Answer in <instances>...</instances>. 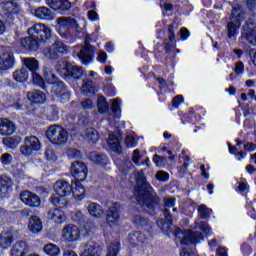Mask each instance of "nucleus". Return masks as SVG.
Instances as JSON below:
<instances>
[{"label":"nucleus","instance_id":"6e6552de","mask_svg":"<svg viewBox=\"0 0 256 256\" xmlns=\"http://www.w3.org/2000/svg\"><path fill=\"white\" fill-rule=\"evenodd\" d=\"M55 29L62 39L71 37V29H79L77 19L71 17H59L56 20Z\"/></svg>","mask_w":256,"mask_h":256},{"label":"nucleus","instance_id":"423d86ee","mask_svg":"<svg viewBox=\"0 0 256 256\" xmlns=\"http://www.w3.org/2000/svg\"><path fill=\"white\" fill-rule=\"evenodd\" d=\"M54 191L56 194H53L50 197V203H52L54 207L65 209V207H67V200H65V197L71 195V191H73L72 184H69L66 180H58L54 184Z\"/></svg>","mask_w":256,"mask_h":256},{"label":"nucleus","instance_id":"680f3d73","mask_svg":"<svg viewBox=\"0 0 256 256\" xmlns=\"http://www.w3.org/2000/svg\"><path fill=\"white\" fill-rule=\"evenodd\" d=\"M185 101V98L183 97V95H177L172 99V107H174V109H179V105H181V103H183Z\"/></svg>","mask_w":256,"mask_h":256},{"label":"nucleus","instance_id":"a878e982","mask_svg":"<svg viewBox=\"0 0 256 256\" xmlns=\"http://www.w3.org/2000/svg\"><path fill=\"white\" fill-rule=\"evenodd\" d=\"M15 65V55L13 52H4L0 55V71H9Z\"/></svg>","mask_w":256,"mask_h":256},{"label":"nucleus","instance_id":"dca6fc26","mask_svg":"<svg viewBox=\"0 0 256 256\" xmlns=\"http://www.w3.org/2000/svg\"><path fill=\"white\" fill-rule=\"evenodd\" d=\"M13 193V179L7 175L0 176V199H8ZM4 209L0 207V217L4 213Z\"/></svg>","mask_w":256,"mask_h":256},{"label":"nucleus","instance_id":"a211bd4d","mask_svg":"<svg viewBox=\"0 0 256 256\" xmlns=\"http://www.w3.org/2000/svg\"><path fill=\"white\" fill-rule=\"evenodd\" d=\"M78 225L84 237H91L95 233V222L88 220L81 212L76 213Z\"/></svg>","mask_w":256,"mask_h":256},{"label":"nucleus","instance_id":"ddd939ff","mask_svg":"<svg viewBox=\"0 0 256 256\" xmlns=\"http://www.w3.org/2000/svg\"><path fill=\"white\" fill-rule=\"evenodd\" d=\"M41 150V141L37 136H28L24 139V145L20 147V153L29 157L33 153Z\"/></svg>","mask_w":256,"mask_h":256},{"label":"nucleus","instance_id":"603ef678","mask_svg":"<svg viewBox=\"0 0 256 256\" xmlns=\"http://www.w3.org/2000/svg\"><path fill=\"white\" fill-rule=\"evenodd\" d=\"M102 91L106 95V97H115V95H117V89H115V86H113V84H108L104 86Z\"/></svg>","mask_w":256,"mask_h":256},{"label":"nucleus","instance_id":"cd10ccee","mask_svg":"<svg viewBox=\"0 0 256 256\" xmlns=\"http://www.w3.org/2000/svg\"><path fill=\"white\" fill-rule=\"evenodd\" d=\"M82 93L87 97L95 96L99 93V86L95 85L93 80L84 79L82 83Z\"/></svg>","mask_w":256,"mask_h":256},{"label":"nucleus","instance_id":"a18cd8bd","mask_svg":"<svg viewBox=\"0 0 256 256\" xmlns=\"http://www.w3.org/2000/svg\"><path fill=\"white\" fill-rule=\"evenodd\" d=\"M43 251L48 256H59V254L61 253V249L59 248V246L51 243L46 244L43 248Z\"/></svg>","mask_w":256,"mask_h":256},{"label":"nucleus","instance_id":"c756f323","mask_svg":"<svg viewBox=\"0 0 256 256\" xmlns=\"http://www.w3.org/2000/svg\"><path fill=\"white\" fill-rule=\"evenodd\" d=\"M32 75V83L35 85V87H39L43 91L47 92V86L49 85V82H47V78L51 76V74H48L43 78L39 73L34 72ZM46 79V80H45Z\"/></svg>","mask_w":256,"mask_h":256},{"label":"nucleus","instance_id":"aec40b11","mask_svg":"<svg viewBox=\"0 0 256 256\" xmlns=\"http://www.w3.org/2000/svg\"><path fill=\"white\" fill-rule=\"evenodd\" d=\"M241 38L247 41L250 45H256V24L247 22L242 27Z\"/></svg>","mask_w":256,"mask_h":256},{"label":"nucleus","instance_id":"7c9ffc66","mask_svg":"<svg viewBox=\"0 0 256 256\" xmlns=\"http://www.w3.org/2000/svg\"><path fill=\"white\" fill-rule=\"evenodd\" d=\"M157 225L166 235H175L177 233V228L173 231V220L159 219Z\"/></svg>","mask_w":256,"mask_h":256},{"label":"nucleus","instance_id":"f704fd0d","mask_svg":"<svg viewBox=\"0 0 256 256\" xmlns=\"http://www.w3.org/2000/svg\"><path fill=\"white\" fill-rule=\"evenodd\" d=\"M90 159L95 165H100V167H107L109 163V157L106 154H99L97 152H92Z\"/></svg>","mask_w":256,"mask_h":256},{"label":"nucleus","instance_id":"9d476101","mask_svg":"<svg viewBox=\"0 0 256 256\" xmlns=\"http://www.w3.org/2000/svg\"><path fill=\"white\" fill-rule=\"evenodd\" d=\"M207 111L203 106L190 107L188 113L183 114V111H179L178 115L181 117L183 125L190 123L191 125H197L203 120Z\"/></svg>","mask_w":256,"mask_h":256},{"label":"nucleus","instance_id":"58836bf2","mask_svg":"<svg viewBox=\"0 0 256 256\" xmlns=\"http://www.w3.org/2000/svg\"><path fill=\"white\" fill-rule=\"evenodd\" d=\"M46 119L48 121H59V107L52 104L46 110Z\"/></svg>","mask_w":256,"mask_h":256},{"label":"nucleus","instance_id":"412c9836","mask_svg":"<svg viewBox=\"0 0 256 256\" xmlns=\"http://www.w3.org/2000/svg\"><path fill=\"white\" fill-rule=\"evenodd\" d=\"M20 200L24 205L32 208L39 207L41 205V198L39 195L29 190H24L20 193Z\"/></svg>","mask_w":256,"mask_h":256},{"label":"nucleus","instance_id":"09e8293b","mask_svg":"<svg viewBox=\"0 0 256 256\" xmlns=\"http://www.w3.org/2000/svg\"><path fill=\"white\" fill-rule=\"evenodd\" d=\"M121 251V243H110L106 256H119Z\"/></svg>","mask_w":256,"mask_h":256},{"label":"nucleus","instance_id":"c85d7f7f","mask_svg":"<svg viewBox=\"0 0 256 256\" xmlns=\"http://www.w3.org/2000/svg\"><path fill=\"white\" fill-rule=\"evenodd\" d=\"M128 241L134 246L143 245L147 241V236L141 231L134 230L128 235Z\"/></svg>","mask_w":256,"mask_h":256},{"label":"nucleus","instance_id":"e2e57ef3","mask_svg":"<svg viewBox=\"0 0 256 256\" xmlns=\"http://www.w3.org/2000/svg\"><path fill=\"white\" fill-rule=\"evenodd\" d=\"M78 125H82L83 127L85 125H89V116L87 114H79L78 115Z\"/></svg>","mask_w":256,"mask_h":256},{"label":"nucleus","instance_id":"49530a36","mask_svg":"<svg viewBox=\"0 0 256 256\" xmlns=\"http://www.w3.org/2000/svg\"><path fill=\"white\" fill-rule=\"evenodd\" d=\"M175 29H177V22L173 21L171 24L167 26L166 33L168 35V41L170 43H177V39L175 36Z\"/></svg>","mask_w":256,"mask_h":256},{"label":"nucleus","instance_id":"c9c22d12","mask_svg":"<svg viewBox=\"0 0 256 256\" xmlns=\"http://www.w3.org/2000/svg\"><path fill=\"white\" fill-rule=\"evenodd\" d=\"M11 256H27V246L25 241L16 242L10 252Z\"/></svg>","mask_w":256,"mask_h":256},{"label":"nucleus","instance_id":"4be33fe9","mask_svg":"<svg viewBox=\"0 0 256 256\" xmlns=\"http://www.w3.org/2000/svg\"><path fill=\"white\" fill-rule=\"evenodd\" d=\"M119 219H121V203L114 202L106 213V223L113 227V224L117 223Z\"/></svg>","mask_w":256,"mask_h":256},{"label":"nucleus","instance_id":"69168bd1","mask_svg":"<svg viewBox=\"0 0 256 256\" xmlns=\"http://www.w3.org/2000/svg\"><path fill=\"white\" fill-rule=\"evenodd\" d=\"M126 147L134 148L137 145V139L133 136H127L124 140Z\"/></svg>","mask_w":256,"mask_h":256},{"label":"nucleus","instance_id":"b1692460","mask_svg":"<svg viewBox=\"0 0 256 256\" xmlns=\"http://www.w3.org/2000/svg\"><path fill=\"white\" fill-rule=\"evenodd\" d=\"M17 129L14 121L8 118H0V135L2 137H10Z\"/></svg>","mask_w":256,"mask_h":256},{"label":"nucleus","instance_id":"4c0bfd02","mask_svg":"<svg viewBox=\"0 0 256 256\" xmlns=\"http://www.w3.org/2000/svg\"><path fill=\"white\" fill-rule=\"evenodd\" d=\"M60 129L61 125L54 124L49 126L48 130L46 131V136L52 145H55V139H57Z\"/></svg>","mask_w":256,"mask_h":256},{"label":"nucleus","instance_id":"2eb2a0df","mask_svg":"<svg viewBox=\"0 0 256 256\" xmlns=\"http://www.w3.org/2000/svg\"><path fill=\"white\" fill-rule=\"evenodd\" d=\"M46 5L52 9L58 15H67L71 8L73 7V3L71 0H45Z\"/></svg>","mask_w":256,"mask_h":256},{"label":"nucleus","instance_id":"6e6d98bb","mask_svg":"<svg viewBox=\"0 0 256 256\" xmlns=\"http://www.w3.org/2000/svg\"><path fill=\"white\" fill-rule=\"evenodd\" d=\"M0 163L5 167L11 165L13 163V155L10 153H4L0 157Z\"/></svg>","mask_w":256,"mask_h":256},{"label":"nucleus","instance_id":"de8ad7c7","mask_svg":"<svg viewBox=\"0 0 256 256\" xmlns=\"http://www.w3.org/2000/svg\"><path fill=\"white\" fill-rule=\"evenodd\" d=\"M211 212H213V209L207 208L205 204H201L198 207V215L200 219H208V217H211Z\"/></svg>","mask_w":256,"mask_h":256},{"label":"nucleus","instance_id":"79ce46f5","mask_svg":"<svg viewBox=\"0 0 256 256\" xmlns=\"http://www.w3.org/2000/svg\"><path fill=\"white\" fill-rule=\"evenodd\" d=\"M57 138L54 139V145H65L69 139V132L63 126H60Z\"/></svg>","mask_w":256,"mask_h":256},{"label":"nucleus","instance_id":"5fc2aeb1","mask_svg":"<svg viewBox=\"0 0 256 256\" xmlns=\"http://www.w3.org/2000/svg\"><path fill=\"white\" fill-rule=\"evenodd\" d=\"M249 183H247V179L243 178L241 182L238 183V187L236 188L237 193L243 195L245 191H249Z\"/></svg>","mask_w":256,"mask_h":256},{"label":"nucleus","instance_id":"13d9d810","mask_svg":"<svg viewBox=\"0 0 256 256\" xmlns=\"http://www.w3.org/2000/svg\"><path fill=\"white\" fill-rule=\"evenodd\" d=\"M240 251H241L242 255L249 256L253 253V248L251 247V245L244 242V243H242V245L240 247Z\"/></svg>","mask_w":256,"mask_h":256},{"label":"nucleus","instance_id":"f3484780","mask_svg":"<svg viewBox=\"0 0 256 256\" xmlns=\"http://www.w3.org/2000/svg\"><path fill=\"white\" fill-rule=\"evenodd\" d=\"M70 173L74 177V181H85L89 173V168H87L85 162L78 160L71 164Z\"/></svg>","mask_w":256,"mask_h":256},{"label":"nucleus","instance_id":"e433bc0d","mask_svg":"<svg viewBox=\"0 0 256 256\" xmlns=\"http://www.w3.org/2000/svg\"><path fill=\"white\" fill-rule=\"evenodd\" d=\"M13 241H15L13 233L4 232L0 234V247H2V249H8V247H11Z\"/></svg>","mask_w":256,"mask_h":256},{"label":"nucleus","instance_id":"bb28decb","mask_svg":"<svg viewBox=\"0 0 256 256\" xmlns=\"http://www.w3.org/2000/svg\"><path fill=\"white\" fill-rule=\"evenodd\" d=\"M34 17L42 21H53L55 19V14L52 13L51 9L46 6H40L34 9Z\"/></svg>","mask_w":256,"mask_h":256},{"label":"nucleus","instance_id":"774afa93","mask_svg":"<svg viewBox=\"0 0 256 256\" xmlns=\"http://www.w3.org/2000/svg\"><path fill=\"white\" fill-rule=\"evenodd\" d=\"M176 201L177 199H175V197L164 198V207L171 209L175 205Z\"/></svg>","mask_w":256,"mask_h":256},{"label":"nucleus","instance_id":"0eeeda50","mask_svg":"<svg viewBox=\"0 0 256 256\" xmlns=\"http://www.w3.org/2000/svg\"><path fill=\"white\" fill-rule=\"evenodd\" d=\"M57 72L63 79H73L74 81H81L85 75L83 67L77 66L67 60L58 62Z\"/></svg>","mask_w":256,"mask_h":256},{"label":"nucleus","instance_id":"5701e85b","mask_svg":"<svg viewBox=\"0 0 256 256\" xmlns=\"http://www.w3.org/2000/svg\"><path fill=\"white\" fill-rule=\"evenodd\" d=\"M95 47L82 46L78 52V59L81 61L82 65H89L93 62L95 58Z\"/></svg>","mask_w":256,"mask_h":256},{"label":"nucleus","instance_id":"4d7b16f0","mask_svg":"<svg viewBox=\"0 0 256 256\" xmlns=\"http://www.w3.org/2000/svg\"><path fill=\"white\" fill-rule=\"evenodd\" d=\"M121 137H123V133L121 132V130H118L117 132H111L108 135L107 143L120 141L119 138L121 139Z\"/></svg>","mask_w":256,"mask_h":256},{"label":"nucleus","instance_id":"0e129e2a","mask_svg":"<svg viewBox=\"0 0 256 256\" xmlns=\"http://www.w3.org/2000/svg\"><path fill=\"white\" fill-rule=\"evenodd\" d=\"M81 107L85 111L93 109V100L91 98H87L81 102Z\"/></svg>","mask_w":256,"mask_h":256},{"label":"nucleus","instance_id":"72a5a7b5","mask_svg":"<svg viewBox=\"0 0 256 256\" xmlns=\"http://www.w3.org/2000/svg\"><path fill=\"white\" fill-rule=\"evenodd\" d=\"M2 143L4 147H7V149H17V147H19V143H21V136H7L2 139Z\"/></svg>","mask_w":256,"mask_h":256},{"label":"nucleus","instance_id":"c03bdc74","mask_svg":"<svg viewBox=\"0 0 256 256\" xmlns=\"http://www.w3.org/2000/svg\"><path fill=\"white\" fill-rule=\"evenodd\" d=\"M97 108H98V113H100V115H105V113L109 111V102H107V98H105V96L103 95L98 96Z\"/></svg>","mask_w":256,"mask_h":256},{"label":"nucleus","instance_id":"2f4dec72","mask_svg":"<svg viewBox=\"0 0 256 256\" xmlns=\"http://www.w3.org/2000/svg\"><path fill=\"white\" fill-rule=\"evenodd\" d=\"M88 213L91 217H94V219H101L105 213V210H103L102 205L91 202L88 205Z\"/></svg>","mask_w":256,"mask_h":256},{"label":"nucleus","instance_id":"f03ea898","mask_svg":"<svg viewBox=\"0 0 256 256\" xmlns=\"http://www.w3.org/2000/svg\"><path fill=\"white\" fill-rule=\"evenodd\" d=\"M27 33L29 36L21 38L20 44L24 51L27 53H35L39 51L41 43H47L51 40L53 32L49 26L43 23L34 24L32 27L28 28Z\"/></svg>","mask_w":256,"mask_h":256},{"label":"nucleus","instance_id":"f257e3e1","mask_svg":"<svg viewBox=\"0 0 256 256\" xmlns=\"http://www.w3.org/2000/svg\"><path fill=\"white\" fill-rule=\"evenodd\" d=\"M134 191L136 193L135 199L138 205L146 207L148 215L155 217L161 198H159L157 193L153 192V186L147 182V176H145L143 171L137 173Z\"/></svg>","mask_w":256,"mask_h":256},{"label":"nucleus","instance_id":"7ed1b4c3","mask_svg":"<svg viewBox=\"0 0 256 256\" xmlns=\"http://www.w3.org/2000/svg\"><path fill=\"white\" fill-rule=\"evenodd\" d=\"M47 101V95L41 90H32L27 93V99L18 100L12 104L16 111H24L25 115H35L36 105H43Z\"/></svg>","mask_w":256,"mask_h":256},{"label":"nucleus","instance_id":"3c124183","mask_svg":"<svg viewBox=\"0 0 256 256\" xmlns=\"http://www.w3.org/2000/svg\"><path fill=\"white\" fill-rule=\"evenodd\" d=\"M152 161L156 165V167H165V165H167V156H160L158 154H155Z\"/></svg>","mask_w":256,"mask_h":256},{"label":"nucleus","instance_id":"ea45409f","mask_svg":"<svg viewBox=\"0 0 256 256\" xmlns=\"http://www.w3.org/2000/svg\"><path fill=\"white\" fill-rule=\"evenodd\" d=\"M13 77L17 83H25L29 79V71L25 67H22L13 73Z\"/></svg>","mask_w":256,"mask_h":256},{"label":"nucleus","instance_id":"4468645a","mask_svg":"<svg viewBox=\"0 0 256 256\" xmlns=\"http://www.w3.org/2000/svg\"><path fill=\"white\" fill-rule=\"evenodd\" d=\"M103 247L100 246L97 242H92L90 245L86 246L83 252L80 253V256H102ZM63 256H79L77 252L73 250H65Z\"/></svg>","mask_w":256,"mask_h":256},{"label":"nucleus","instance_id":"6ab92c4d","mask_svg":"<svg viewBox=\"0 0 256 256\" xmlns=\"http://www.w3.org/2000/svg\"><path fill=\"white\" fill-rule=\"evenodd\" d=\"M62 239L65 243H75L81 239V230L74 224H68L62 229Z\"/></svg>","mask_w":256,"mask_h":256},{"label":"nucleus","instance_id":"39448f33","mask_svg":"<svg viewBox=\"0 0 256 256\" xmlns=\"http://www.w3.org/2000/svg\"><path fill=\"white\" fill-rule=\"evenodd\" d=\"M229 19L230 22L226 25L227 37L228 39H237L241 24L245 21V12L241 4L236 3L232 6Z\"/></svg>","mask_w":256,"mask_h":256},{"label":"nucleus","instance_id":"338daca9","mask_svg":"<svg viewBox=\"0 0 256 256\" xmlns=\"http://www.w3.org/2000/svg\"><path fill=\"white\" fill-rule=\"evenodd\" d=\"M245 71V64L243 62L239 61L236 63L234 67V73L237 75H243V72Z\"/></svg>","mask_w":256,"mask_h":256},{"label":"nucleus","instance_id":"20e7f679","mask_svg":"<svg viewBox=\"0 0 256 256\" xmlns=\"http://www.w3.org/2000/svg\"><path fill=\"white\" fill-rule=\"evenodd\" d=\"M0 5L2 7L0 20V35H3L7 31V26L9 27L15 25V16L21 13V8L15 0H0Z\"/></svg>","mask_w":256,"mask_h":256},{"label":"nucleus","instance_id":"393cba45","mask_svg":"<svg viewBox=\"0 0 256 256\" xmlns=\"http://www.w3.org/2000/svg\"><path fill=\"white\" fill-rule=\"evenodd\" d=\"M84 180H72V191L71 194L76 201H83L87 195L85 186H83Z\"/></svg>","mask_w":256,"mask_h":256},{"label":"nucleus","instance_id":"473e14b6","mask_svg":"<svg viewBox=\"0 0 256 256\" xmlns=\"http://www.w3.org/2000/svg\"><path fill=\"white\" fill-rule=\"evenodd\" d=\"M28 229L31 233H41L43 231V222L39 216H31L29 219Z\"/></svg>","mask_w":256,"mask_h":256},{"label":"nucleus","instance_id":"f8f14e48","mask_svg":"<svg viewBox=\"0 0 256 256\" xmlns=\"http://www.w3.org/2000/svg\"><path fill=\"white\" fill-rule=\"evenodd\" d=\"M180 233L184 235L180 241L181 245H197L199 241H203V239H205L202 232L193 231L191 229L181 230V228L177 227L175 235H180Z\"/></svg>","mask_w":256,"mask_h":256},{"label":"nucleus","instance_id":"9b49d317","mask_svg":"<svg viewBox=\"0 0 256 256\" xmlns=\"http://www.w3.org/2000/svg\"><path fill=\"white\" fill-rule=\"evenodd\" d=\"M69 50L67 49V45L63 42L56 40L53 45L43 48L42 55L46 57V59H50V61H57L63 57V55H67Z\"/></svg>","mask_w":256,"mask_h":256},{"label":"nucleus","instance_id":"8fccbe9b","mask_svg":"<svg viewBox=\"0 0 256 256\" xmlns=\"http://www.w3.org/2000/svg\"><path fill=\"white\" fill-rule=\"evenodd\" d=\"M111 111L119 119L121 117V114L117 116L118 113H121V98H116L112 104H111Z\"/></svg>","mask_w":256,"mask_h":256},{"label":"nucleus","instance_id":"bf43d9fd","mask_svg":"<svg viewBox=\"0 0 256 256\" xmlns=\"http://www.w3.org/2000/svg\"><path fill=\"white\" fill-rule=\"evenodd\" d=\"M157 181H161V183H167L169 181V174L163 170H160L156 173Z\"/></svg>","mask_w":256,"mask_h":256},{"label":"nucleus","instance_id":"a19ab883","mask_svg":"<svg viewBox=\"0 0 256 256\" xmlns=\"http://www.w3.org/2000/svg\"><path fill=\"white\" fill-rule=\"evenodd\" d=\"M132 223L137 227V229H145L149 227V219L139 214L132 217Z\"/></svg>","mask_w":256,"mask_h":256},{"label":"nucleus","instance_id":"052dcab7","mask_svg":"<svg viewBox=\"0 0 256 256\" xmlns=\"http://www.w3.org/2000/svg\"><path fill=\"white\" fill-rule=\"evenodd\" d=\"M181 41H187L191 37V32L186 27H182L179 31Z\"/></svg>","mask_w":256,"mask_h":256},{"label":"nucleus","instance_id":"864d4df0","mask_svg":"<svg viewBox=\"0 0 256 256\" xmlns=\"http://www.w3.org/2000/svg\"><path fill=\"white\" fill-rule=\"evenodd\" d=\"M108 146L110 147L111 151L121 155L123 153V147L121 146V141L116 142H107Z\"/></svg>","mask_w":256,"mask_h":256},{"label":"nucleus","instance_id":"1a4fd4ad","mask_svg":"<svg viewBox=\"0 0 256 256\" xmlns=\"http://www.w3.org/2000/svg\"><path fill=\"white\" fill-rule=\"evenodd\" d=\"M46 81L48 83L46 93H49L50 90V93L54 95V97H59L60 99L67 97V85L65 82L59 80L57 75L50 74V76L46 78Z\"/></svg>","mask_w":256,"mask_h":256},{"label":"nucleus","instance_id":"37998d69","mask_svg":"<svg viewBox=\"0 0 256 256\" xmlns=\"http://www.w3.org/2000/svg\"><path fill=\"white\" fill-rule=\"evenodd\" d=\"M23 64L31 74L36 73L39 69V61L35 58H25Z\"/></svg>","mask_w":256,"mask_h":256}]
</instances>
